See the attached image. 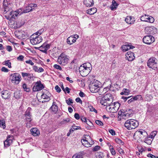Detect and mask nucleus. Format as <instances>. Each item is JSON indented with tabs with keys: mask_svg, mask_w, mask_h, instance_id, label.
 <instances>
[{
	"mask_svg": "<svg viewBox=\"0 0 158 158\" xmlns=\"http://www.w3.org/2000/svg\"><path fill=\"white\" fill-rule=\"evenodd\" d=\"M9 60H7V61H5L4 63V64L6 66H8L9 68H11V63L10 62Z\"/></svg>",
	"mask_w": 158,
	"mask_h": 158,
	"instance_id": "79ce46f5",
	"label": "nucleus"
},
{
	"mask_svg": "<svg viewBox=\"0 0 158 158\" xmlns=\"http://www.w3.org/2000/svg\"><path fill=\"white\" fill-rule=\"evenodd\" d=\"M95 156L96 158H103L104 157V155L102 152H98L96 153Z\"/></svg>",
	"mask_w": 158,
	"mask_h": 158,
	"instance_id": "72a5a7b5",
	"label": "nucleus"
},
{
	"mask_svg": "<svg viewBox=\"0 0 158 158\" xmlns=\"http://www.w3.org/2000/svg\"><path fill=\"white\" fill-rule=\"evenodd\" d=\"M21 74L23 78H24L25 79H27L29 81H33L35 78V77L32 73L22 72Z\"/></svg>",
	"mask_w": 158,
	"mask_h": 158,
	"instance_id": "9b49d317",
	"label": "nucleus"
},
{
	"mask_svg": "<svg viewBox=\"0 0 158 158\" xmlns=\"http://www.w3.org/2000/svg\"><path fill=\"white\" fill-rule=\"evenodd\" d=\"M136 133L139 135L140 138L141 139L143 138L144 137H146L147 135V133L144 130L143 131H139L136 132Z\"/></svg>",
	"mask_w": 158,
	"mask_h": 158,
	"instance_id": "b1692460",
	"label": "nucleus"
},
{
	"mask_svg": "<svg viewBox=\"0 0 158 158\" xmlns=\"http://www.w3.org/2000/svg\"><path fill=\"white\" fill-rule=\"evenodd\" d=\"M3 7L4 9L3 13L4 14L9 13L10 12H13L12 10L13 7V4L7 0H3Z\"/></svg>",
	"mask_w": 158,
	"mask_h": 158,
	"instance_id": "39448f33",
	"label": "nucleus"
},
{
	"mask_svg": "<svg viewBox=\"0 0 158 158\" xmlns=\"http://www.w3.org/2000/svg\"><path fill=\"white\" fill-rule=\"evenodd\" d=\"M100 148V147L99 146L97 145L93 148L92 150L93 152H96L99 150Z\"/></svg>",
	"mask_w": 158,
	"mask_h": 158,
	"instance_id": "09e8293b",
	"label": "nucleus"
},
{
	"mask_svg": "<svg viewBox=\"0 0 158 158\" xmlns=\"http://www.w3.org/2000/svg\"><path fill=\"white\" fill-rule=\"evenodd\" d=\"M66 102L69 105H70L71 104L73 103L72 100L70 98H69L68 100H66Z\"/></svg>",
	"mask_w": 158,
	"mask_h": 158,
	"instance_id": "3c124183",
	"label": "nucleus"
},
{
	"mask_svg": "<svg viewBox=\"0 0 158 158\" xmlns=\"http://www.w3.org/2000/svg\"><path fill=\"white\" fill-rule=\"evenodd\" d=\"M53 67L55 69H59L60 70H61L62 69V68L60 65L56 64H54Z\"/></svg>",
	"mask_w": 158,
	"mask_h": 158,
	"instance_id": "603ef678",
	"label": "nucleus"
},
{
	"mask_svg": "<svg viewBox=\"0 0 158 158\" xmlns=\"http://www.w3.org/2000/svg\"><path fill=\"white\" fill-rule=\"evenodd\" d=\"M126 57L129 61H131L135 59L134 53L131 52H127L126 54Z\"/></svg>",
	"mask_w": 158,
	"mask_h": 158,
	"instance_id": "412c9836",
	"label": "nucleus"
},
{
	"mask_svg": "<svg viewBox=\"0 0 158 158\" xmlns=\"http://www.w3.org/2000/svg\"><path fill=\"white\" fill-rule=\"evenodd\" d=\"M76 41V40L73 37V36L69 37L67 39L66 42L68 44L71 45Z\"/></svg>",
	"mask_w": 158,
	"mask_h": 158,
	"instance_id": "393cba45",
	"label": "nucleus"
},
{
	"mask_svg": "<svg viewBox=\"0 0 158 158\" xmlns=\"http://www.w3.org/2000/svg\"><path fill=\"white\" fill-rule=\"evenodd\" d=\"M91 64L89 63H84L79 68V71L81 75L83 77L87 76L91 71Z\"/></svg>",
	"mask_w": 158,
	"mask_h": 158,
	"instance_id": "f257e3e1",
	"label": "nucleus"
},
{
	"mask_svg": "<svg viewBox=\"0 0 158 158\" xmlns=\"http://www.w3.org/2000/svg\"><path fill=\"white\" fill-rule=\"evenodd\" d=\"M95 123L99 126H102L103 125V123L99 120H96L95 121Z\"/></svg>",
	"mask_w": 158,
	"mask_h": 158,
	"instance_id": "c03bdc74",
	"label": "nucleus"
},
{
	"mask_svg": "<svg viewBox=\"0 0 158 158\" xmlns=\"http://www.w3.org/2000/svg\"><path fill=\"white\" fill-rule=\"evenodd\" d=\"M44 88V85L40 81H37L33 87V90L35 92L37 91L41 90Z\"/></svg>",
	"mask_w": 158,
	"mask_h": 158,
	"instance_id": "dca6fc26",
	"label": "nucleus"
},
{
	"mask_svg": "<svg viewBox=\"0 0 158 158\" xmlns=\"http://www.w3.org/2000/svg\"><path fill=\"white\" fill-rule=\"evenodd\" d=\"M81 119L82 122H86V123H87V122L86 118L84 117H83V116L81 117Z\"/></svg>",
	"mask_w": 158,
	"mask_h": 158,
	"instance_id": "0e129e2a",
	"label": "nucleus"
},
{
	"mask_svg": "<svg viewBox=\"0 0 158 158\" xmlns=\"http://www.w3.org/2000/svg\"><path fill=\"white\" fill-rule=\"evenodd\" d=\"M126 22L129 24H132L134 23V20L132 17L130 16H127L125 19Z\"/></svg>",
	"mask_w": 158,
	"mask_h": 158,
	"instance_id": "c756f323",
	"label": "nucleus"
},
{
	"mask_svg": "<svg viewBox=\"0 0 158 158\" xmlns=\"http://www.w3.org/2000/svg\"><path fill=\"white\" fill-rule=\"evenodd\" d=\"M10 76L11 81L12 83L18 84L21 81V77L19 73H14L11 74Z\"/></svg>",
	"mask_w": 158,
	"mask_h": 158,
	"instance_id": "1a4fd4ad",
	"label": "nucleus"
},
{
	"mask_svg": "<svg viewBox=\"0 0 158 158\" xmlns=\"http://www.w3.org/2000/svg\"><path fill=\"white\" fill-rule=\"evenodd\" d=\"M19 16L17 12V10L14 11L13 12H10L7 15H6L5 17L8 20H10L11 19H15L18 16Z\"/></svg>",
	"mask_w": 158,
	"mask_h": 158,
	"instance_id": "4468645a",
	"label": "nucleus"
},
{
	"mask_svg": "<svg viewBox=\"0 0 158 158\" xmlns=\"http://www.w3.org/2000/svg\"><path fill=\"white\" fill-rule=\"evenodd\" d=\"M97 11V9L95 8H93L90 9H88L86 11L87 14L91 15L94 14Z\"/></svg>",
	"mask_w": 158,
	"mask_h": 158,
	"instance_id": "2f4dec72",
	"label": "nucleus"
},
{
	"mask_svg": "<svg viewBox=\"0 0 158 158\" xmlns=\"http://www.w3.org/2000/svg\"><path fill=\"white\" fill-rule=\"evenodd\" d=\"M11 94L10 92L8 90H3L1 92V96L3 99H6L10 98Z\"/></svg>",
	"mask_w": 158,
	"mask_h": 158,
	"instance_id": "a211bd4d",
	"label": "nucleus"
},
{
	"mask_svg": "<svg viewBox=\"0 0 158 158\" xmlns=\"http://www.w3.org/2000/svg\"><path fill=\"white\" fill-rule=\"evenodd\" d=\"M75 101L77 102H79L81 104L82 103V101L81 99L79 98H77L76 99Z\"/></svg>",
	"mask_w": 158,
	"mask_h": 158,
	"instance_id": "69168bd1",
	"label": "nucleus"
},
{
	"mask_svg": "<svg viewBox=\"0 0 158 158\" xmlns=\"http://www.w3.org/2000/svg\"><path fill=\"white\" fill-rule=\"evenodd\" d=\"M25 62L26 63L30 64L31 65H33L34 64V63L33 62L32 60H26Z\"/></svg>",
	"mask_w": 158,
	"mask_h": 158,
	"instance_id": "13d9d810",
	"label": "nucleus"
},
{
	"mask_svg": "<svg viewBox=\"0 0 158 158\" xmlns=\"http://www.w3.org/2000/svg\"><path fill=\"white\" fill-rule=\"evenodd\" d=\"M79 96L81 97H84L85 96V94L83 92L81 91L79 93Z\"/></svg>",
	"mask_w": 158,
	"mask_h": 158,
	"instance_id": "774afa93",
	"label": "nucleus"
},
{
	"mask_svg": "<svg viewBox=\"0 0 158 158\" xmlns=\"http://www.w3.org/2000/svg\"><path fill=\"white\" fill-rule=\"evenodd\" d=\"M22 86H23V89L24 90H25V91H26L27 92H28L29 91H30L29 88L27 87V85L26 84L24 83L23 85Z\"/></svg>",
	"mask_w": 158,
	"mask_h": 158,
	"instance_id": "a19ab883",
	"label": "nucleus"
},
{
	"mask_svg": "<svg viewBox=\"0 0 158 158\" xmlns=\"http://www.w3.org/2000/svg\"><path fill=\"white\" fill-rule=\"evenodd\" d=\"M1 71L2 72L7 73L8 72L9 70L5 67H3L1 69Z\"/></svg>",
	"mask_w": 158,
	"mask_h": 158,
	"instance_id": "052dcab7",
	"label": "nucleus"
},
{
	"mask_svg": "<svg viewBox=\"0 0 158 158\" xmlns=\"http://www.w3.org/2000/svg\"><path fill=\"white\" fill-rule=\"evenodd\" d=\"M74 116L75 118L77 120L79 119L80 118V115L77 113H75L74 114Z\"/></svg>",
	"mask_w": 158,
	"mask_h": 158,
	"instance_id": "680f3d73",
	"label": "nucleus"
},
{
	"mask_svg": "<svg viewBox=\"0 0 158 158\" xmlns=\"http://www.w3.org/2000/svg\"><path fill=\"white\" fill-rule=\"evenodd\" d=\"M118 152L120 154H123L124 153V151L121 148L119 147L117 148Z\"/></svg>",
	"mask_w": 158,
	"mask_h": 158,
	"instance_id": "6e6d98bb",
	"label": "nucleus"
},
{
	"mask_svg": "<svg viewBox=\"0 0 158 158\" xmlns=\"http://www.w3.org/2000/svg\"><path fill=\"white\" fill-rule=\"evenodd\" d=\"M108 131L112 135H115V131L114 130L112 129H109Z\"/></svg>",
	"mask_w": 158,
	"mask_h": 158,
	"instance_id": "864d4df0",
	"label": "nucleus"
},
{
	"mask_svg": "<svg viewBox=\"0 0 158 158\" xmlns=\"http://www.w3.org/2000/svg\"><path fill=\"white\" fill-rule=\"evenodd\" d=\"M13 139L14 137L13 135H8L6 140L4 142L5 147H7L9 146L12 143Z\"/></svg>",
	"mask_w": 158,
	"mask_h": 158,
	"instance_id": "f3484780",
	"label": "nucleus"
},
{
	"mask_svg": "<svg viewBox=\"0 0 158 158\" xmlns=\"http://www.w3.org/2000/svg\"><path fill=\"white\" fill-rule=\"evenodd\" d=\"M155 41L154 37L151 35H146L143 39V41L144 43L150 44L153 43Z\"/></svg>",
	"mask_w": 158,
	"mask_h": 158,
	"instance_id": "f8f14e48",
	"label": "nucleus"
},
{
	"mask_svg": "<svg viewBox=\"0 0 158 158\" xmlns=\"http://www.w3.org/2000/svg\"><path fill=\"white\" fill-rule=\"evenodd\" d=\"M81 142L84 146L87 148L91 147V145L94 143V142L93 141H82L81 140Z\"/></svg>",
	"mask_w": 158,
	"mask_h": 158,
	"instance_id": "5701e85b",
	"label": "nucleus"
},
{
	"mask_svg": "<svg viewBox=\"0 0 158 158\" xmlns=\"http://www.w3.org/2000/svg\"><path fill=\"white\" fill-rule=\"evenodd\" d=\"M68 60V56L63 53L60 54L57 59L58 62L62 65H65L67 64Z\"/></svg>",
	"mask_w": 158,
	"mask_h": 158,
	"instance_id": "6e6552de",
	"label": "nucleus"
},
{
	"mask_svg": "<svg viewBox=\"0 0 158 158\" xmlns=\"http://www.w3.org/2000/svg\"><path fill=\"white\" fill-rule=\"evenodd\" d=\"M107 88H100L99 89V93H101V94H104L107 91Z\"/></svg>",
	"mask_w": 158,
	"mask_h": 158,
	"instance_id": "58836bf2",
	"label": "nucleus"
},
{
	"mask_svg": "<svg viewBox=\"0 0 158 158\" xmlns=\"http://www.w3.org/2000/svg\"><path fill=\"white\" fill-rule=\"evenodd\" d=\"M84 3L86 6L90 7L94 5L93 0H84Z\"/></svg>",
	"mask_w": 158,
	"mask_h": 158,
	"instance_id": "bb28decb",
	"label": "nucleus"
},
{
	"mask_svg": "<svg viewBox=\"0 0 158 158\" xmlns=\"http://www.w3.org/2000/svg\"><path fill=\"white\" fill-rule=\"evenodd\" d=\"M81 127H77L76 126H73L72 128L70 130V131H71V130L73 131L74 130H76L77 129H81Z\"/></svg>",
	"mask_w": 158,
	"mask_h": 158,
	"instance_id": "a18cd8bd",
	"label": "nucleus"
},
{
	"mask_svg": "<svg viewBox=\"0 0 158 158\" xmlns=\"http://www.w3.org/2000/svg\"><path fill=\"white\" fill-rule=\"evenodd\" d=\"M81 140L82 141H92L90 136L89 135H85V136Z\"/></svg>",
	"mask_w": 158,
	"mask_h": 158,
	"instance_id": "e433bc0d",
	"label": "nucleus"
},
{
	"mask_svg": "<svg viewBox=\"0 0 158 158\" xmlns=\"http://www.w3.org/2000/svg\"><path fill=\"white\" fill-rule=\"evenodd\" d=\"M123 91L124 92L125 95H128L129 93V90L127 89H123Z\"/></svg>",
	"mask_w": 158,
	"mask_h": 158,
	"instance_id": "5fc2aeb1",
	"label": "nucleus"
},
{
	"mask_svg": "<svg viewBox=\"0 0 158 158\" xmlns=\"http://www.w3.org/2000/svg\"><path fill=\"white\" fill-rule=\"evenodd\" d=\"M21 95L19 92H16L14 93V97L16 99L19 98L21 97Z\"/></svg>",
	"mask_w": 158,
	"mask_h": 158,
	"instance_id": "37998d69",
	"label": "nucleus"
},
{
	"mask_svg": "<svg viewBox=\"0 0 158 158\" xmlns=\"http://www.w3.org/2000/svg\"><path fill=\"white\" fill-rule=\"evenodd\" d=\"M31 110L30 108H28L26 111L25 112V123L26 124V126L28 128L32 126V119L31 118V115L30 112Z\"/></svg>",
	"mask_w": 158,
	"mask_h": 158,
	"instance_id": "423d86ee",
	"label": "nucleus"
},
{
	"mask_svg": "<svg viewBox=\"0 0 158 158\" xmlns=\"http://www.w3.org/2000/svg\"><path fill=\"white\" fill-rule=\"evenodd\" d=\"M140 19L142 21L147 22L150 23H153L154 21V19L153 17L146 15H144L141 16Z\"/></svg>",
	"mask_w": 158,
	"mask_h": 158,
	"instance_id": "2eb2a0df",
	"label": "nucleus"
},
{
	"mask_svg": "<svg viewBox=\"0 0 158 158\" xmlns=\"http://www.w3.org/2000/svg\"><path fill=\"white\" fill-rule=\"evenodd\" d=\"M147 65L150 68L154 70L156 69L157 67V64L156 61V58L152 57L149 58L147 62Z\"/></svg>",
	"mask_w": 158,
	"mask_h": 158,
	"instance_id": "9d476101",
	"label": "nucleus"
},
{
	"mask_svg": "<svg viewBox=\"0 0 158 158\" xmlns=\"http://www.w3.org/2000/svg\"><path fill=\"white\" fill-rule=\"evenodd\" d=\"M24 56L23 55H20L17 58V59L20 61H23V60Z\"/></svg>",
	"mask_w": 158,
	"mask_h": 158,
	"instance_id": "bf43d9fd",
	"label": "nucleus"
},
{
	"mask_svg": "<svg viewBox=\"0 0 158 158\" xmlns=\"http://www.w3.org/2000/svg\"><path fill=\"white\" fill-rule=\"evenodd\" d=\"M133 97L135 101L137 100L141 101L143 100V98L141 95H137Z\"/></svg>",
	"mask_w": 158,
	"mask_h": 158,
	"instance_id": "c9c22d12",
	"label": "nucleus"
},
{
	"mask_svg": "<svg viewBox=\"0 0 158 158\" xmlns=\"http://www.w3.org/2000/svg\"><path fill=\"white\" fill-rule=\"evenodd\" d=\"M70 121V119L69 118H64L63 120L60 122V124L61 125L66 124Z\"/></svg>",
	"mask_w": 158,
	"mask_h": 158,
	"instance_id": "f704fd0d",
	"label": "nucleus"
},
{
	"mask_svg": "<svg viewBox=\"0 0 158 158\" xmlns=\"http://www.w3.org/2000/svg\"><path fill=\"white\" fill-rule=\"evenodd\" d=\"M6 49L7 51L10 52L12 51V49L11 46H6Z\"/></svg>",
	"mask_w": 158,
	"mask_h": 158,
	"instance_id": "e2e57ef3",
	"label": "nucleus"
},
{
	"mask_svg": "<svg viewBox=\"0 0 158 158\" xmlns=\"http://www.w3.org/2000/svg\"><path fill=\"white\" fill-rule=\"evenodd\" d=\"M31 132L32 135L36 136L40 134V131L36 128H32L31 130Z\"/></svg>",
	"mask_w": 158,
	"mask_h": 158,
	"instance_id": "a878e982",
	"label": "nucleus"
},
{
	"mask_svg": "<svg viewBox=\"0 0 158 158\" xmlns=\"http://www.w3.org/2000/svg\"><path fill=\"white\" fill-rule=\"evenodd\" d=\"M50 45L46 43L43 44L39 48V49L41 52L46 53L47 50L49 49Z\"/></svg>",
	"mask_w": 158,
	"mask_h": 158,
	"instance_id": "6ab92c4d",
	"label": "nucleus"
},
{
	"mask_svg": "<svg viewBox=\"0 0 158 158\" xmlns=\"http://www.w3.org/2000/svg\"><path fill=\"white\" fill-rule=\"evenodd\" d=\"M72 158H83L82 155L79 154H77L74 155L72 156Z\"/></svg>",
	"mask_w": 158,
	"mask_h": 158,
	"instance_id": "de8ad7c7",
	"label": "nucleus"
},
{
	"mask_svg": "<svg viewBox=\"0 0 158 158\" xmlns=\"http://www.w3.org/2000/svg\"><path fill=\"white\" fill-rule=\"evenodd\" d=\"M112 103L114 109L115 110L116 112H117L120 106V103L118 102Z\"/></svg>",
	"mask_w": 158,
	"mask_h": 158,
	"instance_id": "473e14b6",
	"label": "nucleus"
},
{
	"mask_svg": "<svg viewBox=\"0 0 158 158\" xmlns=\"http://www.w3.org/2000/svg\"><path fill=\"white\" fill-rule=\"evenodd\" d=\"M113 98L111 94H107L101 98L100 102L102 105L106 106L112 102Z\"/></svg>",
	"mask_w": 158,
	"mask_h": 158,
	"instance_id": "f03ea898",
	"label": "nucleus"
},
{
	"mask_svg": "<svg viewBox=\"0 0 158 158\" xmlns=\"http://www.w3.org/2000/svg\"><path fill=\"white\" fill-rule=\"evenodd\" d=\"M50 109L54 113H56L57 112L58 106L56 105V103L55 102H53L52 105L51 106Z\"/></svg>",
	"mask_w": 158,
	"mask_h": 158,
	"instance_id": "7c9ffc66",
	"label": "nucleus"
},
{
	"mask_svg": "<svg viewBox=\"0 0 158 158\" xmlns=\"http://www.w3.org/2000/svg\"><path fill=\"white\" fill-rule=\"evenodd\" d=\"M37 6V5L35 4L31 3L29 4L28 6H26L25 7V9L23 10L21 8L17 10V12L20 16L23 13H28L32 11Z\"/></svg>",
	"mask_w": 158,
	"mask_h": 158,
	"instance_id": "20e7f679",
	"label": "nucleus"
},
{
	"mask_svg": "<svg viewBox=\"0 0 158 158\" xmlns=\"http://www.w3.org/2000/svg\"><path fill=\"white\" fill-rule=\"evenodd\" d=\"M106 106V109L107 111L113 113L116 112L113 107L112 102Z\"/></svg>",
	"mask_w": 158,
	"mask_h": 158,
	"instance_id": "4be33fe9",
	"label": "nucleus"
},
{
	"mask_svg": "<svg viewBox=\"0 0 158 158\" xmlns=\"http://www.w3.org/2000/svg\"><path fill=\"white\" fill-rule=\"evenodd\" d=\"M44 31V29L42 28V29L39 30L36 33H35V34H36V35H38L39 36Z\"/></svg>",
	"mask_w": 158,
	"mask_h": 158,
	"instance_id": "49530a36",
	"label": "nucleus"
},
{
	"mask_svg": "<svg viewBox=\"0 0 158 158\" xmlns=\"http://www.w3.org/2000/svg\"><path fill=\"white\" fill-rule=\"evenodd\" d=\"M89 109L91 111L93 112L94 111L96 113H97V110L93 107V106H89Z\"/></svg>",
	"mask_w": 158,
	"mask_h": 158,
	"instance_id": "8fccbe9b",
	"label": "nucleus"
},
{
	"mask_svg": "<svg viewBox=\"0 0 158 158\" xmlns=\"http://www.w3.org/2000/svg\"><path fill=\"white\" fill-rule=\"evenodd\" d=\"M134 48V46L128 44L123 45L122 47V49L124 52H126L129 49H132Z\"/></svg>",
	"mask_w": 158,
	"mask_h": 158,
	"instance_id": "cd10ccee",
	"label": "nucleus"
},
{
	"mask_svg": "<svg viewBox=\"0 0 158 158\" xmlns=\"http://www.w3.org/2000/svg\"><path fill=\"white\" fill-rule=\"evenodd\" d=\"M124 125L127 129L130 130L137 127L139 125V123L137 121L131 119L126 121Z\"/></svg>",
	"mask_w": 158,
	"mask_h": 158,
	"instance_id": "7ed1b4c3",
	"label": "nucleus"
},
{
	"mask_svg": "<svg viewBox=\"0 0 158 158\" xmlns=\"http://www.w3.org/2000/svg\"><path fill=\"white\" fill-rule=\"evenodd\" d=\"M148 145H150L152 143V141L151 140H146L144 141Z\"/></svg>",
	"mask_w": 158,
	"mask_h": 158,
	"instance_id": "338daca9",
	"label": "nucleus"
},
{
	"mask_svg": "<svg viewBox=\"0 0 158 158\" xmlns=\"http://www.w3.org/2000/svg\"><path fill=\"white\" fill-rule=\"evenodd\" d=\"M42 94L41 96L42 98L46 99L48 101L50 100V97L51 96V94L49 92L46 90L44 92L42 91Z\"/></svg>",
	"mask_w": 158,
	"mask_h": 158,
	"instance_id": "aec40b11",
	"label": "nucleus"
},
{
	"mask_svg": "<svg viewBox=\"0 0 158 158\" xmlns=\"http://www.w3.org/2000/svg\"><path fill=\"white\" fill-rule=\"evenodd\" d=\"M55 89L56 91L58 93H59L61 91L60 88L59 87L58 85L56 86L55 87Z\"/></svg>",
	"mask_w": 158,
	"mask_h": 158,
	"instance_id": "4d7b16f0",
	"label": "nucleus"
},
{
	"mask_svg": "<svg viewBox=\"0 0 158 158\" xmlns=\"http://www.w3.org/2000/svg\"><path fill=\"white\" fill-rule=\"evenodd\" d=\"M100 87L96 82L92 83L89 86V89L91 92L93 93L99 92Z\"/></svg>",
	"mask_w": 158,
	"mask_h": 158,
	"instance_id": "ddd939ff",
	"label": "nucleus"
},
{
	"mask_svg": "<svg viewBox=\"0 0 158 158\" xmlns=\"http://www.w3.org/2000/svg\"><path fill=\"white\" fill-rule=\"evenodd\" d=\"M112 3L110 5V8L112 10H114L117 9L118 4L114 0L112 1Z\"/></svg>",
	"mask_w": 158,
	"mask_h": 158,
	"instance_id": "c85d7f7f",
	"label": "nucleus"
},
{
	"mask_svg": "<svg viewBox=\"0 0 158 158\" xmlns=\"http://www.w3.org/2000/svg\"><path fill=\"white\" fill-rule=\"evenodd\" d=\"M0 127L3 129L6 128L5 121L4 120H0Z\"/></svg>",
	"mask_w": 158,
	"mask_h": 158,
	"instance_id": "4c0bfd02",
	"label": "nucleus"
},
{
	"mask_svg": "<svg viewBox=\"0 0 158 158\" xmlns=\"http://www.w3.org/2000/svg\"><path fill=\"white\" fill-rule=\"evenodd\" d=\"M115 142L118 144H119L120 145H123L124 144V142L123 141H122L120 139L118 138H115Z\"/></svg>",
	"mask_w": 158,
	"mask_h": 158,
	"instance_id": "ea45409f",
	"label": "nucleus"
},
{
	"mask_svg": "<svg viewBox=\"0 0 158 158\" xmlns=\"http://www.w3.org/2000/svg\"><path fill=\"white\" fill-rule=\"evenodd\" d=\"M43 40V38L41 36L36 35L34 34L30 37V41L33 45H36L40 43Z\"/></svg>",
	"mask_w": 158,
	"mask_h": 158,
	"instance_id": "0eeeda50",
	"label": "nucleus"
}]
</instances>
